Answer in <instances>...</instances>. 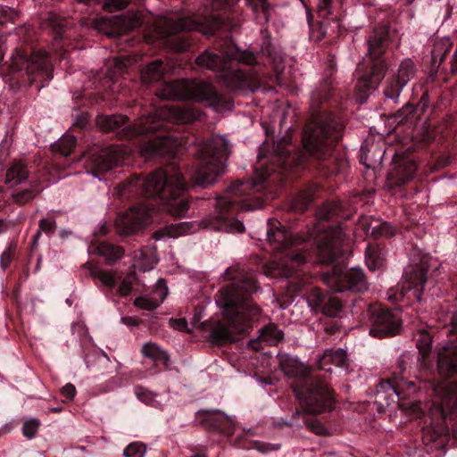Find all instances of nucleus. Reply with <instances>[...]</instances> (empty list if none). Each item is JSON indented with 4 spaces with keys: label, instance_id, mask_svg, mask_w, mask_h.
I'll return each mask as SVG.
<instances>
[{
    "label": "nucleus",
    "instance_id": "obj_14",
    "mask_svg": "<svg viewBox=\"0 0 457 457\" xmlns=\"http://www.w3.org/2000/svg\"><path fill=\"white\" fill-rule=\"evenodd\" d=\"M323 282L334 292H362L368 288L363 270L334 267L330 272L323 274Z\"/></svg>",
    "mask_w": 457,
    "mask_h": 457
},
{
    "label": "nucleus",
    "instance_id": "obj_21",
    "mask_svg": "<svg viewBox=\"0 0 457 457\" xmlns=\"http://www.w3.org/2000/svg\"><path fill=\"white\" fill-rule=\"evenodd\" d=\"M415 73L414 64L411 60H403L397 72L396 81L388 80L384 90L387 98L395 99L400 96L403 87L413 78Z\"/></svg>",
    "mask_w": 457,
    "mask_h": 457
},
{
    "label": "nucleus",
    "instance_id": "obj_42",
    "mask_svg": "<svg viewBox=\"0 0 457 457\" xmlns=\"http://www.w3.org/2000/svg\"><path fill=\"white\" fill-rule=\"evenodd\" d=\"M40 426V421L37 419H29L23 423L22 433L27 438H32L37 434Z\"/></svg>",
    "mask_w": 457,
    "mask_h": 457
},
{
    "label": "nucleus",
    "instance_id": "obj_61",
    "mask_svg": "<svg viewBox=\"0 0 457 457\" xmlns=\"http://www.w3.org/2000/svg\"><path fill=\"white\" fill-rule=\"evenodd\" d=\"M213 1H214V4L218 7H221L222 5H231V4H235L236 2H237V0H213Z\"/></svg>",
    "mask_w": 457,
    "mask_h": 457
},
{
    "label": "nucleus",
    "instance_id": "obj_64",
    "mask_svg": "<svg viewBox=\"0 0 457 457\" xmlns=\"http://www.w3.org/2000/svg\"><path fill=\"white\" fill-rule=\"evenodd\" d=\"M303 197L304 198L303 205H307L312 201V196L309 194H304Z\"/></svg>",
    "mask_w": 457,
    "mask_h": 457
},
{
    "label": "nucleus",
    "instance_id": "obj_15",
    "mask_svg": "<svg viewBox=\"0 0 457 457\" xmlns=\"http://www.w3.org/2000/svg\"><path fill=\"white\" fill-rule=\"evenodd\" d=\"M417 392L414 382L407 381L403 378L394 377L391 379L380 382L377 393V402L383 405H389L395 400L401 401Z\"/></svg>",
    "mask_w": 457,
    "mask_h": 457
},
{
    "label": "nucleus",
    "instance_id": "obj_47",
    "mask_svg": "<svg viewBox=\"0 0 457 457\" xmlns=\"http://www.w3.org/2000/svg\"><path fill=\"white\" fill-rule=\"evenodd\" d=\"M55 228V221L52 219H42L39 221V229L35 235V242L38 239L40 233H53Z\"/></svg>",
    "mask_w": 457,
    "mask_h": 457
},
{
    "label": "nucleus",
    "instance_id": "obj_49",
    "mask_svg": "<svg viewBox=\"0 0 457 457\" xmlns=\"http://www.w3.org/2000/svg\"><path fill=\"white\" fill-rule=\"evenodd\" d=\"M189 229V225L187 223H179L175 225H170L167 228V232L170 237H176L185 235Z\"/></svg>",
    "mask_w": 457,
    "mask_h": 457
},
{
    "label": "nucleus",
    "instance_id": "obj_6",
    "mask_svg": "<svg viewBox=\"0 0 457 457\" xmlns=\"http://www.w3.org/2000/svg\"><path fill=\"white\" fill-rule=\"evenodd\" d=\"M228 154V143L223 137H212L202 145L197 150L199 164L194 178L195 183L203 187L215 183L224 172Z\"/></svg>",
    "mask_w": 457,
    "mask_h": 457
},
{
    "label": "nucleus",
    "instance_id": "obj_3",
    "mask_svg": "<svg viewBox=\"0 0 457 457\" xmlns=\"http://www.w3.org/2000/svg\"><path fill=\"white\" fill-rule=\"evenodd\" d=\"M256 62L255 55L247 51H238L228 47L221 55L212 51H205L200 54L195 62L201 69H206L219 73V77L232 90L252 89L254 79L237 67V62L253 65Z\"/></svg>",
    "mask_w": 457,
    "mask_h": 457
},
{
    "label": "nucleus",
    "instance_id": "obj_24",
    "mask_svg": "<svg viewBox=\"0 0 457 457\" xmlns=\"http://www.w3.org/2000/svg\"><path fill=\"white\" fill-rule=\"evenodd\" d=\"M204 422L210 428L231 436L237 430L232 419L220 411H206L203 413Z\"/></svg>",
    "mask_w": 457,
    "mask_h": 457
},
{
    "label": "nucleus",
    "instance_id": "obj_41",
    "mask_svg": "<svg viewBox=\"0 0 457 457\" xmlns=\"http://www.w3.org/2000/svg\"><path fill=\"white\" fill-rule=\"evenodd\" d=\"M135 394L137 397L145 404L153 406H158L160 404L156 400L157 395L154 394L152 391L145 387L137 386L135 388Z\"/></svg>",
    "mask_w": 457,
    "mask_h": 457
},
{
    "label": "nucleus",
    "instance_id": "obj_50",
    "mask_svg": "<svg viewBox=\"0 0 457 457\" xmlns=\"http://www.w3.org/2000/svg\"><path fill=\"white\" fill-rule=\"evenodd\" d=\"M96 277L105 287L112 288L115 286L116 277L114 272L99 271Z\"/></svg>",
    "mask_w": 457,
    "mask_h": 457
},
{
    "label": "nucleus",
    "instance_id": "obj_31",
    "mask_svg": "<svg viewBox=\"0 0 457 457\" xmlns=\"http://www.w3.org/2000/svg\"><path fill=\"white\" fill-rule=\"evenodd\" d=\"M142 354L154 361H160L167 364L169 356L158 345L153 342L145 343L141 349Z\"/></svg>",
    "mask_w": 457,
    "mask_h": 457
},
{
    "label": "nucleus",
    "instance_id": "obj_11",
    "mask_svg": "<svg viewBox=\"0 0 457 457\" xmlns=\"http://www.w3.org/2000/svg\"><path fill=\"white\" fill-rule=\"evenodd\" d=\"M296 397L305 405L311 413H320L334 407V399L328 384L318 378H308L303 385L298 383L293 386Z\"/></svg>",
    "mask_w": 457,
    "mask_h": 457
},
{
    "label": "nucleus",
    "instance_id": "obj_25",
    "mask_svg": "<svg viewBox=\"0 0 457 457\" xmlns=\"http://www.w3.org/2000/svg\"><path fill=\"white\" fill-rule=\"evenodd\" d=\"M168 295V288L163 280H158L155 289L149 295L145 296L137 297L134 300L135 306L152 311L157 308L165 299Z\"/></svg>",
    "mask_w": 457,
    "mask_h": 457
},
{
    "label": "nucleus",
    "instance_id": "obj_16",
    "mask_svg": "<svg viewBox=\"0 0 457 457\" xmlns=\"http://www.w3.org/2000/svg\"><path fill=\"white\" fill-rule=\"evenodd\" d=\"M153 221V210L145 204H140L120 215L115 225L121 234L129 235L145 228Z\"/></svg>",
    "mask_w": 457,
    "mask_h": 457
},
{
    "label": "nucleus",
    "instance_id": "obj_4",
    "mask_svg": "<svg viewBox=\"0 0 457 457\" xmlns=\"http://www.w3.org/2000/svg\"><path fill=\"white\" fill-rule=\"evenodd\" d=\"M264 164L262 162V158L259 161V167L255 168L254 170V179L251 181L245 182H235L228 188V195L217 199L216 207L220 212L218 216V224L212 225V227L215 229H221L228 232H237L242 233L245 230L244 224L235 219H228L224 216V212L228 210L229 208L234 207L236 204H240L241 208H245L246 210H250L251 207L245 204L242 200L239 199L242 195H251V191L253 188H256L259 185H261L270 175V171H274L275 169H265L262 170V166Z\"/></svg>",
    "mask_w": 457,
    "mask_h": 457
},
{
    "label": "nucleus",
    "instance_id": "obj_23",
    "mask_svg": "<svg viewBox=\"0 0 457 457\" xmlns=\"http://www.w3.org/2000/svg\"><path fill=\"white\" fill-rule=\"evenodd\" d=\"M309 302L314 308L320 309L322 313L329 317H336L342 311V303L338 298L326 297L318 288L312 289Z\"/></svg>",
    "mask_w": 457,
    "mask_h": 457
},
{
    "label": "nucleus",
    "instance_id": "obj_36",
    "mask_svg": "<svg viewBox=\"0 0 457 457\" xmlns=\"http://www.w3.org/2000/svg\"><path fill=\"white\" fill-rule=\"evenodd\" d=\"M283 338V332L274 324H269L261 330L259 339L267 345H275Z\"/></svg>",
    "mask_w": 457,
    "mask_h": 457
},
{
    "label": "nucleus",
    "instance_id": "obj_9",
    "mask_svg": "<svg viewBox=\"0 0 457 457\" xmlns=\"http://www.w3.org/2000/svg\"><path fill=\"white\" fill-rule=\"evenodd\" d=\"M200 112L190 107L163 105L156 108L148 116L139 118L132 128L129 129V137H135L166 127L164 121L186 124L198 119Z\"/></svg>",
    "mask_w": 457,
    "mask_h": 457
},
{
    "label": "nucleus",
    "instance_id": "obj_28",
    "mask_svg": "<svg viewBox=\"0 0 457 457\" xmlns=\"http://www.w3.org/2000/svg\"><path fill=\"white\" fill-rule=\"evenodd\" d=\"M346 361V352L341 348L327 350L318 361V369L331 371L332 365L341 367Z\"/></svg>",
    "mask_w": 457,
    "mask_h": 457
},
{
    "label": "nucleus",
    "instance_id": "obj_19",
    "mask_svg": "<svg viewBox=\"0 0 457 457\" xmlns=\"http://www.w3.org/2000/svg\"><path fill=\"white\" fill-rule=\"evenodd\" d=\"M344 235L340 228L327 231L319 245V256L322 262H331L342 253Z\"/></svg>",
    "mask_w": 457,
    "mask_h": 457
},
{
    "label": "nucleus",
    "instance_id": "obj_40",
    "mask_svg": "<svg viewBox=\"0 0 457 457\" xmlns=\"http://www.w3.org/2000/svg\"><path fill=\"white\" fill-rule=\"evenodd\" d=\"M406 279L409 280L407 290H411V288H416L418 287H420L421 290H423V287L427 281L426 270L423 269L416 270L411 275H406Z\"/></svg>",
    "mask_w": 457,
    "mask_h": 457
},
{
    "label": "nucleus",
    "instance_id": "obj_8",
    "mask_svg": "<svg viewBox=\"0 0 457 457\" xmlns=\"http://www.w3.org/2000/svg\"><path fill=\"white\" fill-rule=\"evenodd\" d=\"M156 95L162 99L193 101L214 105L219 96L213 87L198 79H179L162 84Z\"/></svg>",
    "mask_w": 457,
    "mask_h": 457
},
{
    "label": "nucleus",
    "instance_id": "obj_30",
    "mask_svg": "<svg viewBox=\"0 0 457 457\" xmlns=\"http://www.w3.org/2000/svg\"><path fill=\"white\" fill-rule=\"evenodd\" d=\"M434 390L436 393L442 396V410L451 406L453 403V409L457 410V392L456 383H444L436 386Z\"/></svg>",
    "mask_w": 457,
    "mask_h": 457
},
{
    "label": "nucleus",
    "instance_id": "obj_45",
    "mask_svg": "<svg viewBox=\"0 0 457 457\" xmlns=\"http://www.w3.org/2000/svg\"><path fill=\"white\" fill-rule=\"evenodd\" d=\"M372 234L376 237H391L395 234V229L387 222H383L372 229Z\"/></svg>",
    "mask_w": 457,
    "mask_h": 457
},
{
    "label": "nucleus",
    "instance_id": "obj_1",
    "mask_svg": "<svg viewBox=\"0 0 457 457\" xmlns=\"http://www.w3.org/2000/svg\"><path fill=\"white\" fill-rule=\"evenodd\" d=\"M224 275L232 282L219 290L216 302L223 308L228 327L218 323L211 333L214 341L233 340L234 333L244 332L247 323L258 320L262 313L261 308L249 299L257 289L253 274L236 266L228 268Z\"/></svg>",
    "mask_w": 457,
    "mask_h": 457
},
{
    "label": "nucleus",
    "instance_id": "obj_20",
    "mask_svg": "<svg viewBox=\"0 0 457 457\" xmlns=\"http://www.w3.org/2000/svg\"><path fill=\"white\" fill-rule=\"evenodd\" d=\"M129 153L124 145H112L103 150L98 155L93 157L96 169L100 171H107L114 166L126 164Z\"/></svg>",
    "mask_w": 457,
    "mask_h": 457
},
{
    "label": "nucleus",
    "instance_id": "obj_32",
    "mask_svg": "<svg viewBox=\"0 0 457 457\" xmlns=\"http://www.w3.org/2000/svg\"><path fill=\"white\" fill-rule=\"evenodd\" d=\"M127 118L121 114L110 116H99L96 120L97 125L104 132L113 131L124 125Z\"/></svg>",
    "mask_w": 457,
    "mask_h": 457
},
{
    "label": "nucleus",
    "instance_id": "obj_57",
    "mask_svg": "<svg viewBox=\"0 0 457 457\" xmlns=\"http://www.w3.org/2000/svg\"><path fill=\"white\" fill-rule=\"evenodd\" d=\"M334 206L330 204L324 205L318 213V216L323 220H328L333 215Z\"/></svg>",
    "mask_w": 457,
    "mask_h": 457
},
{
    "label": "nucleus",
    "instance_id": "obj_54",
    "mask_svg": "<svg viewBox=\"0 0 457 457\" xmlns=\"http://www.w3.org/2000/svg\"><path fill=\"white\" fill-rule=\"evenodd\" d=\"M36 193L32 190H24L14 195V199L17 203L24 204L35 196Z\"/></svg>",
    "mask_w": 457,
    "mask_h": 457
},
{
    "label": "nucleus",
    "instance_id": "obj_22",
    "mask_svg": "<svg viewBox=\"0 0 457 457\" xmlns=\"http://www.w3.org/2000/svg\"><path fill=\"white\" fill-rule=\"evenodd\" d=\"M174 152V142L170 137L157 136L144 143L139 149L140 155L145 159L155 155H167Z\"/></svg>",
    "mask_w": 457,
    "mask_h": 457
},
{
    "label": "nucleus",
    "instance_id": "obj_59",
    "mask_svg": "<svg viewBox=\"0 0 457 457\" xmlns=\"http://www.w3.org/2000/svg\"><path fill=\"white\" fill-rule=\"evenodd\" d=\"M120 320L121 323L127 327H137L140 323V320L138 318L131 316L122 317Z\"/></svg>",
    "mask_w": 457,
    "mask_h": 457
},
{
    "label": "nucleus",
    "instance_id": "obj_17",
    "mask_svg": "<svg viewBox=\"0 0 457 457\" xmlns=\"http://www.w3.org/2000/svg\"><path fill=\"white\" fill-rule=\"evenodd\" d=\"M372 325L370 334L378 338L396 335L402 326L398 312L385 309H378L372 313Z\"/></svg>",
    "mask_w": 457,
    "mask_h": 457
},
{
    "label": "nucleus",
    "instance_id": "obj_53",
    "mask_svg": "<svg viewBox=\"0 0 457 457\" xmlns=\"http://www.w3.org/2000/svg\"><path fill=\"white\" fill-rule=\"evenodd\" d=\"M306 427L313 433L317 435L325 434L326 428L324 426L316 419H311L305 421Z\"/></svg>",
    "mask_w": 457,
    "mask_h": 457
},
{
    "label": "nucleus",
    "instance_id": "obj_10",
    "mask_svg": "<svg viewBox=\"0 0 457 457\" xmlns=\"http://www.w3.org/2000/svg\"><path fill=\"white\" fill-rule=\"evenodd\" d=\"M368 54L364 62L370 66V71L361 74L355 85L357 90L363 93L376 89L384 79L387 70V64L382 59V55L386 49L385 37L373 35L368 42Z\"/></svg>",
    "mask_w": 457,
    "mask_h": 457
},
{
    "label": "nucleus",
    "instance_id": "obj_7",
    "mask_svg": "<svg viewBox=\"0 0 457 457\" xmlns=\"http://www.w3.org/2000/svg\"><path fill=\"white\" fill-rule=\"evenodd\" d=\"M220 21L217 19L200 21L193 17H183L175 21L164 18L158 21L156 29H160L158 37H168L166 44L170 49L183 52L188 48L189 43L181 36L176 35L177 33L184 30H198L205 35L212 34L214 30L220 28Z\"/></svg>",
    "mask_w": 457,
    "mask_h": 457
},
{
    "label": "nucleus",
    "instance_id": "obj_13",
    "mask_svg": "<svg viewBox=\"0 0 457 457\" xmlns=\"http://www.w3.org/2000/svg\"><path fill=\"white\" fill-rule=\"evenodd\" d=\"M12 69L25 70L30 82L37 79L44 82L53 78L51 62L44 51L34 52L27 57L21 51L17 50L12 58Z\"/></svg>",
    "mask_w": 457,
    "mask_h": 457
},
{
    "label": "nucleus",
    "instance_id": "obj_5",
    "mask_svg": "<svg viewBox=\"0 0 457 457\" xmlns=\"http://www.w3.org/2000/svg\"><path fill=\"white\" fill-rule=\"evenodd\" d=\"M268 240L275 250L284 249V252L274 256V259L264 267V274L269 277L292 276L304 263L305 255L299 250L290 249L289 246L297 244L291 233L284 228H271L267 231Z\"/></svg>",
    "mask_w": 457,
    "mask_h": 457
},
{
    "label": "nucleus",
    "instance_id": "obj_46",
    "mask_svg": "<svg viewBox=\"0 0 457 457\" xmlns=\"http://www.w3.org/2000/svg\"><path fill=\"white\" fill-rule=\"evenodd\" d=\"M17 17L18 13L14 9L4 5H0V24L14 22Z\"/></svg>",
    "mask_w": 457,
    "mask_h": 457
},
{
    "label": "nucleus",
    "instance_id": "obj_39",
    "mask_svg": "<svg viewBox=\"0 0 457 457\" xmlns=\"http://www.w3.org/2000/svg\"><path fill=\"white\" fill-rule=\"evenodd\" d=\"M75 145L76 138L72 135H64L59 139L54 147H57L62 155L67 156L71 154Z\"/></svg>",
    "mask_w": 457,
    "mask_h": 457
},
{
    "label": "nucleus",
    "instance_id": "obj_38",
    "mask_svg": "<svg viewBox=\"0 0 457 457\" xmlns=\"http://www.w3.org/2000/svg\"><path fill=\"white\" fill-rule=\"evenodd\" d=\"M417 347L419 349L420 354L421 355L424 361L430 353L431 337L427 331L423 329L419 331V337L417 338Z\"/></svg>",
    "mask_w": 457,
    "mask_h": 457
},
{
    "label": "nucleus",
    "instance_id": "obj_44",
    "mask_svg": "<svg viewBox=\"0 0 457 457\" xmlns=\"http://www.w3.org/2000/svg\"><path fill=\"white\" fill-rule=\"evenodd\" d=\"M246 2L254 13H258L259 11L262 10L265 15L266 21L269 20V11L270 6L267 0H246Z\"/></svg>",
    "mask_w": 457,
    "mask_h": 457
},
{
    "label": "nucleus",
    "instance_id": "obj_2",
    "mask_svg": "<svg viewBox=\"0 0 457 457\" xmlns=\"http://www.w3.org/2000/svg\"><path fill=\"white\" fill-rule=\"evenodd\" d=\"M129 184L130 187L139 189L142 195L161 198L173 216L183 217L189 208L184 197L187 185L179 169L174 164L159 169L145 178L135 177Z\"/></svg>",
    "mask_w": 457,
    "mask_h": 457
},
{
    "label": "nucleus",
    "instance_id": "obj_55",
    "mask_svg": "<svg viewBox=\"0 0 457 457\" xmlns=\"http://www.w3.org/2000/svg\"><path fill=\"white\" fill-rule=\"evenodd\" d=\"M62 395L66 397L69 401L72 400L75 395H76V388L75 386L71 384V383H68L66 384L62 388Z\"/></svg>",
    "mask_w": 457,
    "mask_h": 457
},
{
    "label": "nucleus",
    "instance_id": "obj_51",
    "mask_svg": "<svg viewBox=\"0 0 457 457\" xmlns=\"http://www.w3.org/2000/svg\"><path fill=\"white\" fill-rule=\"evenodd\" d=\"M399 406L401 409L409 411L411 414H413L415 417H420L421 413H423L424 409L420 403H413L411 404H408L405 403H399Z\"/></svg>",
    "mask_w": 457,
    "mask_h": 457
},
{
    "label": "nucleus",
    "instance_id": "obj_58",
    "mask_svg": "<svg viewBox=\"0 0 457 457\" xmlns=\"http://www.w3.org/2000/svg\"><path fill=\"white\" fill-rule=\"evenodd\" d=\"M170 323L173 328L180 330V331L186 330L187 328V322L185 319H179V320L171 319L170 320Z\"/></svg>",
    "mask_w": 457,
    "mask_h": 457
},
{
    "label": "nucleus",
    "instance_id": "obj_26",
    "mask_svg": "<svg viewBox=\"0 0 457 457\" xmlns=\"http://www.w3.org/2000/svg\"><path fill=\"white\" fill-rule=\"evenodd\" d=\"M438 370L441 375L450 377L457 372V346L448 345L438 353Z\"/></svg>",
    "mask_w": 457,
    "mask_h": 457
},
{
    "label": "nucleus",
    "instance_id": "obj_27",
    "mask_svg": "<svg viewBox=\"0 0 457 457\" xmlns=\"http://www.w3.org/2000/svg\"><path fill=\"white\" fill-rule=\"evenodd\" d=\"M279 366L286 376L290 378H304L308 373L307 368L303 363L300 362L297 359L287 355H280ZM309 377H307L308 378Z\"/></svg>",
    "mask_w": 457,
    "mask_h": 457
},
{
    "label": "nucleus",
    "instance_id": "obj_33",
    "mask_svg": "<svg viewBox=\"0 0 457 457\" xmlns=\"http://www.w3.org/2000/svg\"><path fill=\"white\" fill-rule=\"evenodd\" d=\"M366 264L370 270L380 269L384 264V253L378 245H368L366 249Z\"/></svg>",
    "mask_w": 457,
    "mask_h": 457
},
{
    "label": "nucleus",
    "instance_id": "obj_34",
    "mask_svg": "<svg viewBox=\"0 0 457 457\" xmlns=\"http://www.w3.org/2000/svg\"><path fill=\"white\" fill-rule=\"evenodd\" d=\"M95 251L97 254L104 257L106 260L109 261H117L120 259L124 254V251L121 247L113 245L106 242L99 243L96 246Z\"/></svg>",
    "mask_w": 457,
    "mask_h": 457
},
{
    "label": "nucleus",
    "instance_id": "obj_63",
    "mask_svg": "<svg viewBox=\"0 0 457 457\" xmlns=\"http://www.w3.org/2000/svg\"><path fill=\"white\" fill-rule=\"evenodd\" d=\"M452 71L453 73H457V50L455 51L454 55H453V62L452 64Z\"/></svg>",
    "mask_w": 457,
    "mask_h": 457
},
{
    "label": "nucleus",
    "instance_id": "obj_43",
    "mask_svg": "<svg viewBox=\"0 0 457 457\" xmlns=\"http://www.w3.org/2000/svg\"><path fill=\"white\" fill-rule=\"evenodd\" d=\"M145 453V445L137 442L129 444L123 451L125 457H144Z\"/></svg>",
    "mask_w": 457,
    "mask_h": 457
},
{
    "label": "nucleus",
    "instance_id": "obj_37",
    "mask_svg": "<svg viewBox=\"0 0 457 457\" xmlns=\"http://www.w3.org/2000/svg\"><path fill=\"white\" fill-rule=\"evenodd\" d=\"M28 171L25 166L21 162L14 163L6 173V180L8 182L13 181L20 183L26 179Z\"/></svg>",
    "mask_w": 457,
    "mask_h": 457
},
{
    "label": "nucleus",
    "instance_id": "obj_12",
    "mask_svg": "<svg viewBox=\"0 0 457 457\" xmlns=\"http://www.w3.org/2000/svg\"><path fill=\"white\" fill-rule=\"evenodd\" d=\"M340 126L330 120L326 122L318 120L313 124H308L303 137V147L320 157L340 138Z\"/></svg>",
    "mask_w": 457,
    "mask_h": 457
},
{
    "label": "nucleus",
    "instance_id": "obj_48",
    "mask_svg": "<svg viewBox=\"0 0 457 457\" xmlns=\"http://www.w3.org/2000/svg\"><path fill=\"white\" fill-rule=\"evenodd\" d=\"M135 278L132 274L126 276L119 286L118 292L120 295L126 296L131 293Z\"/></svg>",
    "mask_w": 457,
    "mask_h": 457
},
{
    "label": "nucleus",
    "instance_id": "obj_29",
    "mask_svg": "<svg viewBox=\"0 0 457 457\" xmlns=\"http://www.w3.org/2000/svg\"><path fill=\"white\" fill-rule=\"evenodd\" d=\"M134 264L137 269L142 271H147L154 269L158 262L156 250L153 247H145L134 252Z\"/></svg>",
    "mask_w": 457,
    "mask_h": 457
},
{
    "label": "nucleus",
    "instance_id": "obj_18",
    "mask_svg": "<svg viewBox=\"0 0 457 457\" xmlns=\"http://www.w3.org/2000/svg\"><path fill=\"white\" fill-rule=\"evenodd\" d=\"M417 165L410 156L396 154L393 159V167L388 172L387 182L390 187L402 186L412 179Z\"/></svg>",
    "mask_w": 457,
    "mask_h": 457
},
{
    "label": "nucleus",
    "instance_id": "obj_56",
    "mask_svg": "<svg viewBox=\"0 0 457 457\" xmlns=\"http://www.w3.org/2000/svg\"><path fill=\"white\" fill-rule=\"evenodd\" d=\"M331 3L332 0H319L318 11L320 15L325 17L330 13L329 6Z\"/></svg>",
    "mask_w": 457,
    "mask_h": 457
},
{
    "label": "nucleus",
    "instance_id": "obj_35",
    "mask_svg": "<svg viewBox=\"0 0 457 457\" xmlns=\"http://www.w3.org/2000/svg\"><path fill=\"white\" fill-rule=\"evenodd\" d=\"M163 71L162 62L156 60L141 71V79L144 83H152L161 79Z\"/></svg>",
    "mask_w": 457,
    "mask_h": 457
},
{
    "label": "nucleus",
    "instance_id": "obj_52",
    "mask_svg": "<svg viewBox=\"0 0 457 457\" xmlns=\"http://www.w3.org/2000/svg\"><path fill=\"white\" fill-rule=\"evenodd\" d=\"M130 0H107L104 4V8L109 9L111 12L119 11L126 8Z\"/></svg>",
    "mask_w": 457,
    "mask_h": 457
},
{
    "label": "nucleus",
    "instance_id": "obj_62",
    "mask_svg": "<svg viewBox=\"0 0 457 457\" xmlns=\"http://www.w3.org/2000/svg\"><path fill=\"white\" fill-rule=\"evenodd\" d=\"M287 154H288V152H280L278 155V162H279V164H283L284 162L286 161L287 157Z\"/></svg>",
    "mask_w": 457,
    "mask_h": 457
},
{
    "label": "nucleus",
    "instance_id": "obj_60",
    "mask_svg": "<svg viewBox=\"0 0 457 457\" xmlns=\"http://www.w3.org/2000/svg\"><path fill=\"white\" fill-rule=\"evenodd\" d=\"M113 62H114L115 67L119 71H122L127 66V62H129V60L126 57L119 56V57L114 58Z\"/></svg>",
    "mask_w": 457,
    "mask_h": 457
}]
</instances>
